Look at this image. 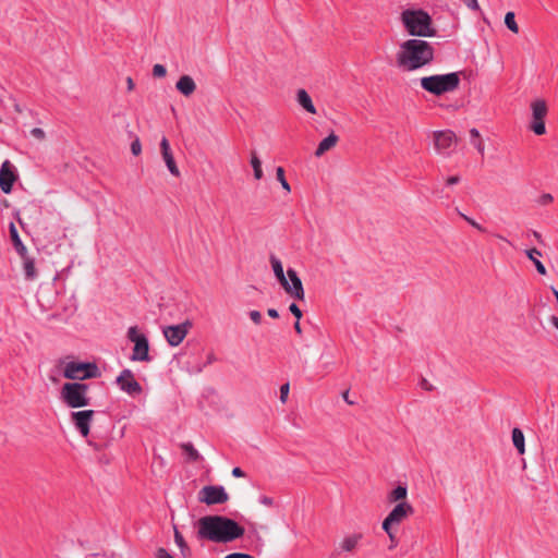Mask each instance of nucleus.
I'll use <instances>...</instances> for the list:
<instances>
[{
    "mask_svg": "<svg viewBox=\"0 0 558 558\" xmlns=\"http://www.w3.org/2000/svg\"><path fill=\"white\" fill-rule=\"evenodd\" d=\"M460 215H461V217H462L466 222H469L472 227H474V228H475V229H477L478 231H481V232H484V231H485L484 227H483V226H481L480 223H477L474 219H472V218L468 217V216H466V215H464V214H460Z\"/></svg>",
    "mask_w": 558,
    "mask_h": 558,
    "instance_id": "obj_36",
    "label": "nucleus"
},
{
    "mask_svg": "<svg viewBox=\"0 0 558 558\" xmlns=\"http://www.w3.org/2000/svg\"><path fill=\"white\" fill-rule=\"evenodd\" d=\"M9 232H10L11 241H12L13 246H14L15 251L17 252V254L25 255V253L27 252L26 246L23 244V242L19 235L17 229L13 222H11L9 225Z\"/></svg>",
    "mask_w": 558,
    "mask_h": 558,
    "instance_id": "obj_21",
    "label": "nucleus"
},
{
    "mask_svg": "<svg viewBox=\"0 0 558 558\" xmlns=\"http://www.w3.org/2000/svg\"><path fill=\"white\" fill-rule=\"evenodd\" d=\"M128 339L134 343L133 352L130 356L134 362H149V343L145 335L138 333L137 327L132 326L128 330Z\"/></svg>",
    "mask_w": 558,
    "mask_h": 558,
    "instance_id": "obj_7",
    "label": "nucleus"
},
{
    "mask_svg": "<svg viewBox=\"0 0 558 558\" xmlns=\"http://www.w3.org/2000/svg\"><path fill=\"white\" fill-rule=\"evenodd\" d=\"M175 88L185 97L191 96L195 89L196 84L190 75H182L175 84Z\"/></svg>",
    "mask_w": 558,
    "mask_h": 558,
    "instance_id": "obj_18",
    "label": "nucleus"
},
{
    "mask_svg": "<svg viewBox=\"0 0 558 558\" xmlns=\"http://www.w3.org/2000/svg\"><path fill=\"white\" fill-rule=\"evenodd\" d=\"M413 507L407 502H399L383 521V530L387 533L391 542H395L392 525H399L405 518L413 514Z\"/></svg>",
    "mask_w": 558,
    "mask_h": 558,
    "instance_id": "obj_8",
    "label": "nucleus"
},
{
    "mask_svg": "<svg viewBox=\"0 0 558 558\" xmlns=\"http://www.w3.org/2000/svg\"><path fill=\"white\" fill-rule=\"evenodd\" d=\"M435 49L430 43L412 38L400 45L396 56L397 66L404 72H412L428 65L434 60Z\"/></svg>",
    "mask_w": 558,
    "mask_h": 558,
    "instance_id": "obj_2",
    "label": "nucleus"
},
{
    "mask_svg": "<svg viewBox=\"0 0 558 558\" xmlns=\"http://www.w3.org/2000/svg\"><path fill=\"white\" fill-rule=\"evenodd\" d=\"M258 500L262 505L266 507H271L274 505V499L265 495L260 496Z\"/></svg>",
    "mask_w": 558,
    "mask_h": 558,
    "instance_id": "obj_42",
    "label": "nucleus"
},
{
    "mask_svg": "<svg viewBox=\"0 0 558 558\" xmlns=\"http://www.w3.org/2000/svg\"><path fill=\"white\" fill-rule=\"evenodd\" d=\"M89 446H92L95 450H101L106 447V444L97 442L94 439L87 441Z\"/></svg>",
    "mask_w": 558,
    "mask_h": 558,
    "instance_id": "obj_44",
    "label": "nucleus"
},
{
    "mask_svg": "<svg viewBox=\"0 0 558 558\" xmlns=\"http://www.w3.org/2000/svg\"><path fill=\"white\" fill-rule=\"evenodd\" d=\"M505 24L506 26L513 33H518L519 32V26L515 22V15L513 12H508L506 13V16H505Z\"/></svg>",
    "mask_w": 558,
    "mask_h": 558,
    "instance_id": "obj_33",
    "label": "nucleus"
},
{
    "mask_svg": "<svg viewBox=\"0 0 558 558\" xmlns=\"http://www.w3.org/2000/svg\"><path fill=\"white\" fill-rule=\"evenodd\" d=\"M214 360H215L214 354H209V356H208V362L210 363V362H213Z\"/></svg>",
    "mask_w": 558,
    "mask_h": 558,
    "instance_id": "obj_54",
    "label": "nucleus"
},
{
    "mask_svg": "<svg viewBox=\"0 0 558 558\" xmlns=\"http://www.w3.org/2000/svg\"><path fill=\"white\" fill-rule=\"evenodd\" d=\"M551 291H553V294L555 295L556 301H557V303H558V290H557V289H555L554 287H551Z\"/></svg>",
    "mask_w": 558,
    "mask_h": 558,
    "instance_id": "obj_53",
    "label": "nucleus"
},
{
    "mask_svg": "<svg viewBox=\"0 0 558 558\" xmlns=\"http://www.w3.org/2000/svg\"><path fill=\"white\" fill-rule=\"evenodd\" d=\"M435 149L438 154L449 156L457 146V136L451 130L435 131L433 133Z\"/></svg>",
    "mask_w": 558,
    "mask_h": 558,
    "instance_id": "obj_10",
    "label": "nucleus"
},
{
    "mask_svg": "<svg viewBox=\"0 0 558 558\" xmlns=\"http://www.w3.org/2000/svg\"><path fill=\"white\" fill-rule=\"evenodd\" d=\"M270 264L274 270V274L281 286H286V280L288 279L284 275L282 264L279 258H277L275 255L270 256Z\"/></svg>",
    "mask_w": 558,
    "mask_h": 558,
    "instance_id": "obj_25",
    "label": "nucleus"
},
{
    "mask_svg": "<svg viewBox=\"0 0 558 558\" xmlns=\"http://www.w3.org/2000/svg\"><path fill=\"white\" fill-rule=\"evenodd\" d=\"M550 323H551V325H553L555 328H557V329H558V317H556V316H551V317H550Z\"/></svg>",
    "mask_w": 558,
    "mask_h": 558,
    "instance_id": "obj_51",
    "label": "nucleus"
},
{
    "mask_svg": "<svg viewBox=\"0 0 558 558\" xmlns=\"http://www.w3.org/2000/svg\"><path fill=\"white\" fill-rule=\"evenodd\" d=\"M420 83L424 90L435 96H440L442 94L451 93L458 89L460 85V76L458 72L435 74L422 77Z\"/></svg>",
    "mask_w": 558,
    "mask_h": 558,
    "instance_id": "obj_4",
    "label": "nucleus"
},
{
    "mask_svg": "<svg viewBox=\"0 0 558 558\" xmlns=\"http://www.w3.org/2000/svg\"><path fill=\"white\" fill-rule=\"evenodd\" d=\"M16 177L9 160H5L0 168V187L3 193L12 191Z\"/></svg>",
    "mask_w": 558,
    "mask_h": 558,
    "instance_id": "obj_16",
    "label": "nucleus"
},
{
    "mask_svg": "<svg viewBox=\"0 0 558 558\" xmlns=\"http://www.w3.org/2000/svg\"><path fill=\"white\" fill-rule=\"evenodd\" d=\"M267 314L269 315V317L271 318H278L279 317V313L276 308H269L267 311Z\"/></svg>",
    "mask_w": 558,
    "mask_h": 558,
    "instance_id": "obj_48",
    "label": "nucleus"
},
{
    "mask_svg": "<svg viewBox=\"0 0 558 558\" xmlns=\"http://www.w3.org/2000/svg\"><path fill=\"white\" fill-rule=\"evenodd\" d=\"M31 134L35 137V138H38V140H44L46 134H45V131L40 128H34L32 129L31 131Z\"/></svg>",
    "mask_w": 558,
    "mask_h": 558,
    "instance_id": "obj_40",
    "label": "nucleus"
},
{
    "mask_svg": "<svg viewBox=\"0 0 558 558\" xmlns=\"http://www.w3.org/2000/svg\"><path fill=\"white\" fill-rule=\"evenodd\" d=\"M362 537L363 535L361 533H354L352 535L345 536L340 543V548L343 551H353Z\"/></svg>",
    "mask_w": 558,
    "mask_h": 558,
    "instance_id": "obj_23",
    "label": "nucleus"
},
{
    "mask_svg": "<svg viewBox=\"0 0 558 558\" xmlns=\"http://www.w3.org/2000/svg\"><path fill=\"white\" fill-rule=\"evenodd\" d=\"M20 256L23 259V270H24L25 278L27 280H34L37 276L34 258L28 256L27 252L25 253V255H20Z\"/></svg>",
    "mask_w": 558,
    "mask_h": 558,
    "instance_id": "obj_22",
    "label": "nucleus"
},
{
    "mask_svg": "<svg viewBox=\"0 0 558 558\" xmlns=\"http://www.w3.org/2000/svg\"><path fill=\"white\" fill-rule=\"evenodd\" d=\"M289 384H283L281 387H280V400L282 403H286L287 401V398H288V395H289Z\"/></svg>",
    "mask_w": 558,
    "mask_h": 558,
    "instance_id": "obj_38",
    "label": "nucleus"
},
{
    "mask_svg": "<svg viewBox=\"0 0 558 558\" xmlns=\"http://www.w3.org/2000/svg\"><path fill=\"white\" fill-rule=\"evenodd\" d=\"M160 149H161L162 158H163L166 166H167L168 170L170 171V173L174 177H180V170H179V168L175 163L174 157L172 155L169 141L165 136L161 138Z\"/></svg>",
    "mask_w": 558,
    "mask_h": 558,
    "instance_id": "obj_17",
    "label": "nucleus"
},
{
    "mask_svg": "<svg viewBox=\"0 0 558 558\" xmlns=\"http://www.w3.org/2000/svg\"><path fill=\"white\" fill-rule=\"evenodd\" d=\"M400 20L410 36L433 37L436 35L432 16L423 9H405L401 12Z\"/></svg>",
    "mask_w": 558,
    "mask_h": 558,
    "instance_id": "obj_3",
    "label": "nucleus"
},
{
    "mask_svg": "<svg viewBox=\"0 0 558 558\" xmlns=\"http://www.w3.org/2000/svg\"><path fill=\"white\" fill-rule=\"evenodd\" d=\"M512 442L520 454L525 452V438L523 432L519 427L512 429Z\"/></svg>",
    "mask_w": 558,
    "mask_h": 558,
    "instance_id": "obj_26",
    "label": "nucleus"
},
{
    "mask_svg": "<svg viewBox=\"0 0 558 558\" xmlns=\"http://www.w3.org/2000/svg\"><path fill=\"white\" fill-rule=\"evenodd\" d=\"M460 182V177L459 175H452V177H449L447 179V184L448 185H453V184H457Z\"/></svg>",
    "mask_w": 558,
    "mask_h": 558,
    "instance_id": "obj_47",
    "label": "nucleus"
},
{
    "mask_svg": "<svg viewBox=\"0 0 558 558\" xmlns=\"http://www.w3.org/2000/svg\"><path fill=\"white\" fill-rule=\"evenodd\" d=\"M63 376L69 379L84 380L99 377L100 372L96 363L72 361L65 364Z\"/></svg>",
    "mask_w": 558,
    "mask_h": 558,
    "instance_id": "obj_6",
    "label": "nucleus"
},
{
    "mask_svg": "<svg viewBox=\"0 0 558 558\" xmlns=\"http://www.w3.org/2000/svg\"><path fill=\"white\" fill-rule=\"evenodd\" d=\"M296 100H298V104L305 111H307L308 113H312V114L316 113V108L312 101V98L305 89L301 88L296 92Z\"/></svg>",
    "mask_w": 558,
    "mask_h": 558,
    "instance_id": "obj_19",
    "label": "nucleus"
},
{
    "mask_svg": "<svg viewBox=\"0 0 558 558\" xmlns=\"http://www.w3.org/2000/svg\"><path fill=\"white\" fill-rule=\"evenodd\" d=\"M464 3L466 4L468 8L472 9V10L480 9L477 0H464Z\"/></svg>",
    "mask_w": 558,
    "mask_h": 558,
    "instance_id": "obj_45",
    "label": "nucleus"
},
{
    "mask_svg": "<svg viewBox=\"0 0 558 558\" xmlns=\"http://www.w3.org/2000/svg\"><path fill=\"white\" fill-rule=\"evenodd\" d=\"M550 202H553V196L550 194H544L542 196V203L543 204H548Z\"/></svg>",
    "mask_w": 558,
    "mask_h": 558,
    "instance_id": "obj_49",
    "label": "nucleus"
},
{
    "mask_svg": "<svg viewBox=\"0 0 558 558\" xmlns=\"http://www.w3.org/2000/svg\"><path fill=\"white\" fill-rule=\"evenodd\" d=\"M250 318L255 323V324H260L262 322V314L258 312V311H251L250 312Z\"/></svg>",
    "mask_w": 558,
    "mask_h": 558,
    "instance_id": "obj_41",
    "label": "nucleus"
},
{
    "mask_svg": "<svg viewBox=\"0 0 558 558\" xmlns=\"http://www.w3.org/2000/svg\"><path fill=\"white\" fill-rule=\"evenodd\" d=\"M532 121L530 130L536 135H544L546 133L545 118L548 112L547 104L544 99H536L531 102Z\"/></svg>",
    "mask_w": 558,
    "mask_h": 558,
    "instance_id": "obj_9",
    "label": "nucleus"
},
{
    "mask_svg": "<svg viewBox=\"0 0 558 558\" xmlns=\"http://www.w3.org/2000/svg\"><path fill=\"white\" fill-rule=\"evenodd\" d=\"M193 324L191 320H185L179 325H171L163 328L162 333L167 342L171 347H178L182 343Z\"/></svg>",
    "mask_w": 558,
    "mask_h": 558,
    "instance_id": "obj_12",
    "label": "nucleus"
},
{
    "mask_svg": "<svg viewBox=\"0 0 558 558\" xmlns=\"http://www.w3.org/2000/svg\"><path fill=\"white\" fill-rule=\"evenodd\" d=\"M228 499L229 495L225 487L220 485L204 486L198 493V501L208 506L221 505L227 502Z\"/></svg>",
    "mask_w": 558,
    "mask_h": 558,
    "instance_id": "obj_11",
    "label": "nucleus"
},
{
    "mask_svg": "<svg viewBox=\"0 0 558 558\" xmlns=\"http://www.w3.org/2000/svg\"><path fill=\"white\" fill-rule=\"evenodd\" d=\"M173 530H174L173 537H174L175 545L179 547L182 557L189 558L191 556V549H190L187 543L185 542L183 535L181 534V532L178 530L177 526H174Z\"/></svg>",
    "mask_w": 558,
    "mask_h": 558,
    "instance_id": "obj_24",
    "label": "nucleus"
},
{
    "mask_svg": "<svg viewBox=\"0 0 558 558\" xmlns=\"http://www.w3.org/2000/svg\"><path fill=\"white\" fill-rule=\"evenodd\" d=\"M535 238H539V234L537 232H534Z\"/></svg>",
    "mask_w": 558,
    "mask_h": 558,
    "instance_id": "obj_55",
    "label": "nucleus"
},
{
    "mask_svg": "<svg viewBox=\"0 0 558 558\" xmlns=\"http://www.w3.org/2000/svg\"><path fill=\"white\" fill-rule=\"evenodd\" d=\"M156 558H174L166 548H158L156 551Z\"/></svg>",
    "mask_w": 558,
    "mask_h": 558,
    "instance_id": "obj_39",
    "label": "nucleus"
},
{
    "mask_svg": "<svg viewBox=\"0 0 558 558\" xmlns=\"http://www.w3.org/2000/svg\"><path fill=\"white\" fill-rule=\"evenodd\" d=\"M95 415L94 410H82L71 413V421L76 430L83 436L87 437L90 432V424Z\"/></svg>",
    "mask_w": 558,
    "mask_h": 558,
    "instance_id": "obj_15",
    "label": "nucleus"
},
{
    "mask_svg": "<svg viewBox=\"0 0 558 558\" xmlns=\"http://www.w3.org/2000/svg\"><path fill=\"white\" fill-rule=\"evenodd\" d=\"M526 255L535 265L538 274L546 275V268L544 264L537 258L538 256L542 255V253L537 248H531L526 251Z\"/></svg>",
    "mask_w": 558,
    "mask_h": 558,
    "instance_id": "obj_29",
    "label": "nucleus"
},
{
    "mask_svg": "<svg viewBox=\"0 0 558 558\" xmlns=\"http://www.w3.org/2000/svg\"><path fill=\"white\" fill-rule=\"evenodd\" d=\"M276 178L280 182L282 189L287 193H290L291 192V186H290L289 182L287 181V179L284 177V169L282 167H278L276 169Z\"/></svg>",
    "mask_w": 558,
    "mask_h": 558,
    "instance_id": "obj_32",
    "label": "nucleus"
},
{
    "mask_svg": "<svg viewBox=\"0 0 558 558\" xmlns=\"http://www.w3.org/2000/svg\"><path fill=\"white\" fill-rule=\"evenodd\" d=\"M180 447H181L183 453L185 454L187 461L197 462L203 459L192 442H183L180 445Z\"/></svg>",
    "mask_w": 558,
    "mask_h": 558,
    "instance_id": "obj_27",
    "label": "nucleus"
},
{
    "mask_svg": "<svg viewBox=\"0 0 558 558\" xmlns=\"http://www.w3.org/2000/svg\"><path fill=\"white\" fill-rule=\"evenodd\" d=\"M126 83H128V89L132 90L134 88L133 80L131 77H128Z\"/></svg>",
    "mask_w": 558,
    "mask_h": 558,
    "instance_id": "obj_52",
    "label": "nucleus"
},
{
    "mask_svg": "<svg viewBox=\"0 0 558 558\" xmlns=\"http://www.w3.org/2000/svg\"><path fill=\"white\" fill-rule=\"evenodd\" d=\"M167 74V70L162 64H155L153 68V75L155 77H163Z\"/></svg>",
    "mask_w": 558,
    "mask_h": 558,
    "instance_id": "obj_34",
    "label": "nucleus"
},
{
    "mask_svg": "<svg viewBox=\"0 0 558 558\" xmlns=\"http://www.w3.org/2000/svg\"><path fill=\"white\" fill-rule=\"evenodd\" d=\"M232 475H233L234 477H244V476H245V473H244V471H243L241 468L235 466V468H233V470H232Z\"/></svg>",
    "mask_w": 558,
    "mask_h": 558,
    "instance_id": "obj_46",
    "label": "nucleus"
},
{
    "mask_svg": "<svg viewBox=\"0 0 558 558\" xmlns=\"http://www.w3.org/2000/svg\"><path fill=\"white\" fill-rule=\"evenodd\" d=\"M87 391L88 386L86 384L65 383L61 388L60 397L69 408H83L90 403Z\"/></svg>",
    "mask_w": 558,
    "mask_h": 558,
    "instance_id": "obj_5",
    "label": "nucleus"
},
{
    "mask_svg": "<svg viewBox=\"0 0 558 558\" xmlns=\"http://www.w3.org/2000/svg\"><path fill=\"white\" fill-rule=\"evenodd\" d=\"M339 141V137L338 135H336L333 132L330 133L327 137H325L317 146L316 150H315V156L316 157H320L323 156L326 151H328L329 149H331L332 147L336 146V144L338 143Z\"/></svg>",
    "mask_w": 558,
    "mask_h": 558,
    "instance_id": "obj_20",
    "label": "nucleus"
},
{
    "mask_svg": "<svg viewBox=\"0 0 558 558\" xmlns=\"http://www.w3.org/2000/svg\"><path fill=\"white\" fill-rule=\"evenodd\" d=\"M251 166H252L253 171H254V178L256 180H260L263 178L262 161H260V159L257 157V155L255 153L252 154Z\"/></svg>",
    "mask_w": 558,
    "mask_h": 558,
    "instance_id": "obj_31",
    "label": "nucleus"
},
{
    "mask_svg": "<svg viewBox=\"0 0 558 558\" xmlns=\"http://www.w3.org/2000/svg\"><path fill=\"white\" fill-rule=\"evenodd\" d=\"M287 275L289 280H286V286H281L283 290L291 298L303 301L305 298V292L303 288L302 280L300 279L298 272L293 268H288Z\"/></svg>",
    "mask_w": 558,
    "mask_h": 558,
    "instance_id": "obj_13",
    "label": "nucleus"
},
{
    "mask_svg": "<svg viewBox=\"0 0 558 558\" xmlns=\"http://www.w3.org/2000/svg\"><path fill=\"white\" fill-rule=\"evenodd\" d=\"M470 142L476 148V150L483 156L485 153V145L481 137L480 131L475 128L470 130Z\"/></svg>",
    "mask_w": 558,
    "mask_h": 558,
    "instance_id": "obj_28",
    "label": "nucleus"
},
{
    "mask_svg": "<svg viewBox=\"0 0 558 558\" xmlns=\"http://www.w3.org/2000/svg\"><path fill=\"white\" fill-rule=\"evenodd\" d=\"M116 383L122 391L130 396L140 395L143 390L140 383L134 378L133 372L129 368H125L120 373Z\"/></svg>",
    "mask_w": 558,
    "mask_h": 558,
    "instance_id": "obj_14",
    "label": "nucleus"
},
{
    "mask_svg": "<svg viewBox=\"0 0 558 558\" xmlns=\"http://www.w3.org/2000/svg\"><path fill=\"white\" fill-rule=\"evenodd\" d=\"M197 537L213 543L227 544L244 535V527L225 515H205L197 521Z\"/></svg>",
    "mask_w": 558,
    "mask_h": 558,
    "instance_id": "obj_1",
    "label": "nucleus"
},
{
    "mask_svg": "<svg viewBox=\"0 0 558 558\" xmlns=\"http://www.w3.org/2000/svg\"><path fill=\"white\" fill-rule=\"evenodd\" d=\"M408 489L405 486L399 485L388 494V501L396 502L402 501L407 498Z\"/></svg>",
    "mask_w": 558,
    "mask_h": 558,
    "instance_id": "obj_30",
    "label": "nucleus"
},
{
    "mask_svg": "<svg viewBox=\"0 0 558 558\" xmlns=\"http://www.w3.org/2000/svg\"><path fill=\"white\" fill-rule=\"evenodd\" d=\"M294 330L296 331V333L301 335L302 333V328H301V324H300V320H296L294 323Z\"/></svg>",
    "mask_w": 558,
    "mask_h": 558,
    "instance_id": "obj_50",
    "label": "nucleus"
},
{
    "mask_svg": "<svg viewBox=\"0 0 558 558\" xmlns=\"http://www.w3.org/2000/svg\"><path fill=\"white\" fill-rule=\"evenodd\" d=\"M131 151L134 156H138L142 153V145L138 137L131 143Z\"/></svg>",
    "mask_w": 558,
    "mask_h": 558,
    "instance_id": "obj_35",
    "label": "nucleus"
},
{
    "mask_svg": "<svg viewBox=\"0 0 558 558\" xmlns=\"http://www.w3.org/2000/svg\"><path fill=\"white\" fill-rule=\"evenodd\" d=\"M223 558H254V557L248 554L232 553V554L225 556Z\"/></svg>",
    "mask_w": 558,
    "mask_h": 558,
    "instance_id": "obj_43",
    "label": "nucleus"
},
{
    "mask_svg": "<svg viewBox=\"0 0 558 558\" xmlns=\"http://www.w3.org/2000/svg\"><path fill=\"white\" fill-rule=\"evenodd\" d=\"M289 311L295 316L296 320H300L302 318V311L295 303L290 304Z\"/></svg>",
    "mask_w": 558,
    "mask_h": 558,
    "instance_id": "obj_37",
    "label": "nucleus"
}]
</instances>
